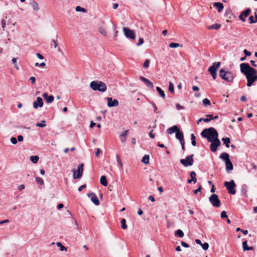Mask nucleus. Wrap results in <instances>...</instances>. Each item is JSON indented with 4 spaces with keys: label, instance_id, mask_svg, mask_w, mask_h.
I'll return each instance as SVG.
<instances>
[{
    "label": "nucleus",
    "instance_id": "obj_1",
    "mask_svg": "<svg viewBox=\"0 0 257 257\" xmlns=\"http://www.w3.org/2000/svg\"><path fill=\"white\" fill-rule=\"evenodd\" d=\"M240 71L247 79V86H251L257 80V71L251 67L248 63H243L240 65Z\"/></svg>",
    "mask_w": 257,
    "mask_h": 257
},
{
    "label": "nucleus",
    "instance_id": "obj_2",
    "mask_svg": "<svg viewBox=\"0 0 257 257\" xmlns=\"http://www.w3.org/2000/svg\"><path fill=\"white\" fill-rule=\"evenodd\" d=\"M201 136L206 138L208 142L213 141L218 139V133L213 127H209L204 129L201 133Z\"/></svg>",
    "mask_w": 257,
    "mask_h": 257
},
{
    "label": "nucleus",
    "instance_id": "obj_3",
    "mask_svg": "<svg viewBox=\"0 0 257 257\" xmlns=\"http://www.w3.org/2000/svg\"><path fill=\"white\" fill-rule=\"evenodd\" d=\"M90 88L94 91L105 92L107 89L106 85L102 81H93L90 84Z\"/></svg>",
    "mask_w": 257,
    "mask_h": 257
},
{
    "label": "nucleus",
    "instance_id": "obj_4",
    "mask_svg": "<svg viewBox=\"0 0 257 257\" xmlns=\"http://www.w3.org/2000/svg\"><path fill=\"white\" fill-rule=\"evenodd\" d=\"M220 77L228 82H232L234 78V74L230 71H225L224 69H221L219 71Z\"/></svg>",
    "mask_w": 257,
    "mask_h": 257
},
{
    "label": "nucleus",
    "instance_id": "obj_5",
    "mask_svg": "<svg viewBox=\"0 0 257 257\" xmlns=\"http://www.w3.org/2000/svg\"><path fill=\"white\" fill-rule=\"evenodd\" d=\"M220 62H214L212 65L209 68L208 71L212 76L214 79H215L217 77L216 71L220 66Z\"/></svg>",
    "mask_w": 257,
    "mask_h": 257
},
{
    "label": "nucleus",
    "instance_id": "obj_6",
    "mask_svg": "<svg viewBox=\"0 0 257 257\" xmlns=\"http://www.w3.org/2000/svg\"><path fill=\"white\" fill-rule=\"evenodd\" d=\"M224 185L226 187L229 193L232 195H234L236 193V190L235 189L236 184L233 180L229 182H225Z\"/></svg>",
    "mask_w": 257,
    "mask_h": 257
},
{
    "label": "nucleus",
    "instance_id": "obj_7",
    "mask_svg": "<svg viewBox=\"0 0 257 257\" xmlns=\"http://www.w3.org/2000/svg\"><path fill=\"white\" fill-rule=\"evenodd\" d=\"M209 200L213 206L215 207H219L220 206V201L218 199V196L216 194H211L209 198Z\"/></svg>",
    "mask_w": 257,
    "mask_h": 257
},
{
    "label": "nucleus",
    "instance_id": "obj_8",
    "mask_svg": "<svg viewBox=\"0 0 257 257\" xmlns=\"http://www.w3.org/2000/svg\"><path fill=\"white\" fill-rule=\"evenodd\" d=\"M193 155L188 156L185 159H182L180 160V163L182 164L184 167L191 166L193 164Z\"/></svg>",
    "mask_w": 257,
    "mask_h": 257
},
{
    "label": "nucleus",
    "instance_id": "obj_9",
    "mask_svg": "<svg viewBox=\"0 0 257 257\" xmlns=\"http://www.w3.org/2000/svg\"><path fill=\"white\" fill-rule=\"evenodd\" d=\"M83 164L81 163L78 166L77 174L76 171L73 170L72 171L73 172V178L74 179H78L81 177L83 171Z\"/></svg>",
    "mask_w": 257,
    "mask_h": 257
},
{
    "label": "nucleus",
    "instance_id": "obj_10",
    "mask_svg": "<svg viewBox=\"0 0 257 257\" xmlns=\"http://www.w3.org/2000/svg\"><path fill=\"white\" fill-rule=\"evenodd\" d=\"M123 32L125 36L130 39H135V35L134 32L130 29L126 27L123 28Z\"/></svg>",
    "mask_w": 257,
    "mask_h": 257
},
{
    "label": "nucleus",
    "instance_id": "obj_11",
    "mask_svg": "<svg viewBox=\"0 0 257 257\" xmlns=\"http://www.w3.org/2000/svg\"><path fill=\"white\" fill-rule=\"evenodd\" d=\"M210 150L212 152H215L217 149V147L221 145V142L218 139L210 142Z\"/></svg>",
    "mask_w": 257,
    "mask_h": 257
},
{
    "label": "nucleus",
    "instance_id": "obj_12",
    "mask_svg": "<svg viewBox=\"0 0 257 257\" xmlns=\"http://www.w3.org/2000/svg\"><path fill=\"white\" fill-rule=\"evenodd\" d=\"M251 12L250 8L246 9L245 11L241 12L239 16V19L242 22H245V18L247 17Z\"/></svg>",
    "mask_w": 257,
    "mask_h": 257
},
{
    "label": "nucleus",
    "instance_id": "obj_13",
    "mask_svg": "<svg viewBox=\"0 0 257 257\" xmlns=\"http://www.w3.org/2000/svg\"><path fill=\"white\" fill-rule=\"evenodd\" d=\"M43 101L41 97H38L36 101L33 102V107L35 109L38 107H42L43 106Z\"/></svg>",
    "mask_w": 257,
    "mask_h": 257
},
{
    "label": "nucleus",
    "instance_id": "obj_14",
    "mask_svg": "<svg viewBox=\"0 0 257 257\" xmlns=\"http://www.w3.org/2000/svg\"><path fill=\"white\" fill-rule=\"evenodd\" d=\"M107 105L109 107H114L118 105L119 103L117 99H112L111 97H107Z\"/></svg>",
    "mask_w": 257,
    "mask_h": 257
},
{
    "label": "nucleus",
    "instance_id": "obj_15",
    "mask_svg": "<svg viewBox=\"0 0 257 257\" xmlns=\"http://www.w3.org/2000/svg\"><path fill=\"white\" fill-rule=\"evenodd\" d=\"M88 196L90 197L91 201L96 205H98L100 203L97 197L94 193H90L88 194Z\"/></svg>",
    "mask_w": 257,
    "mask_h": 257
},
{
    "label": "nucleus",
    "instance_id": "obj_16",
    "mask_svg": "<svg viewBox=\"0 0 257 257\" xmlns=\"http://www.w3.org/2000/svg\"><path fill=\"white\" fill-rule=\"evenodd\" d=\"M140 79L143 81L147 86L150 87L152 88H154L153 83L149 79H147L146 78L143 76H140Z\"/></svg>",
    "mask_w": 257,
    "mask_h": 257
},
{
    "label": "nucleus",
    "instance_id": "obj_17",
    "mask_svg": "<svg viewBox=\"0 0 257 257\" xmlns=\"http://www.w3.org/2000/svg\"><path fill=\"white\" fill-rule=\"evenodd\" d=\"M43 97L48 103L53 102L54 99V97L52 95H48L47 93H44L43 94Z\"/></svg>",
    "mask_w": 257,
    "mask_h": 257
},
{
    "label": "nucleus",
    "instance_id": "obj_18",
    "mask_svg": "<svg viewBox=\"0 0 257 257\" xmlns=\"http://www.w3.org/2000/svg\"><path fill=\"white\" fill-rule=\"evenodd\" d=\"M29 4L32 7L34 11L37 12L39 10L38 4L34 0L31 1Z\"/></svg>",
    "mask_w": 257,
    "mask_h": 257
},
{
    "label": "nucleus",
    "instance_id": "obj_19",
    "mask_svg": "<svg viewBox=\"0 0 257 257\" xmlns=\"http://www.w3.org/2000/svg\"><path fill=\"white\" fill-rule=\"evenodd\" d=\"M179 131V128L177 125H173V126L168 128L167 132L168 134H172L174 133H176Z\"/></svg>",
    "mask_w": 257,
    "mask_h": 257
},
{
    "label": "nucleus",
    "instance_id": "obj_20",
    "mask_svg": "<svg viewBox=\"0 0 257 257\" xmlns=\"http://www.w3.org/2000/svg\"><path fill=\"white\" fill-rule=\"evenodd\" d=\"M241 191L242 193V195L244 197H247V191H248V187L245 184H243L241 186Z\"/></svg>",
    "mask_w": 257,
    "mask_h": 257
},
{
    "label": "nucleus",
    "instance_id": "obj_21",
    "mask_svg": "<svg viewBox=\"0 0 257 257\" xmlns=\"http://www.w3.org/2000/svg\"><path fill=\"white\" fill-rule=\"evenodd\" d=\"M176 137L180 142H183L184 140V135L182 132H181L180 130L176 133Z\"/></svg>",
    "mask_w": 257,
    "mask_h": 257
},
{
    "label": "nucleus",
    "instance_id": "obj_22",
    "mask_svg": "<svg viewBox=\"0 0 257 257\" xmlns=\"http://www.w3.org/2000/svg\"><path fill=\"white\" fill-rule=\"evenodd\" d=\"M213 6L217 8L219 12H221L224 8L223 5L220 2L213 3Z\"/></svg>",
    "mask_w": 257,
    "mask_h": 257
},
{
    "label": "nucleus",
    "instance_id": "obj_23",
    "mask_svg": "<svg viewBox=\"0 0 257 257\" xmlns=\"http://www.w3.org/2000/svg\"><path fill=\"white\" fill-rule=\"evenodd\" d=\"M225 163L226 165V169L227 171H230L233 170V165L230 160H228Z\"/></svg>",
    "mask_w": 257,
    "mask_h": 257
},
{
    "label": "nucleus",
    "instance_id": "obj_24",
    "mask_svg": "<svg viewBox=\"0 0 257 257\" xmlns=\"http://www.w3.org/2000/svg\"><path fill=\"white\" fill-rule=\"evenodd\" d=\"M242 247L244 251L245 250H252L253 249V247L248 246L247 241H244L242 242Z\"/></svg>",
    "mask_w": 257,
    "mask_h": 257
},
{
    "label": "nucleus",
    "instance_id": "obj_25",
    "mask_svg": "<svg viewBox=\"0 0 257 257\" xmlns=\"http://www.w3.org/2000/svg\"><path fill=\"white\" fill-rule=\"evenodd\" d=\"M221 25L219 24H214L211 26L207 27L208 30L215 29L218 30L221 27Z\"/></svg>",
    "mask_w": 257,
    "mask_h": 257
},
{
    "label": "nucleus",
    "instance_id": "obj_26",
    "mask_svg": "<svg viewBox=\"0 0 257 257\" xmlns=\"http://www.w3.org/2000/svg\"><path fill=\"white\" fill-rule=\"evenodd\" d=\"M100 182L101 184L104 186H106L107 185V181L105 176H102L100 177Z\"/></svg>",
    "mask_w": 257,
    "mask_h": 257
},
{
    "label": "nucleus",
    "instance_id": "obj_27",
    "mask_svg": "<svg viewBox=\"0 0 257 257\" xmlns=\"http://www.w3.org/2000/svg\"><path fill=\"white\" fill-rule=\"evenodd\" d=\"M220 158L223 160H224L225 162L227 161L228 160H229V155L226 153H222L220 156Z\"/></svg>",
    "mask_w": 257,
    "mask_h": 257
},
{
    "label": "nucleus",
    "instance_id": "obj_28",
    "mask_svg": "<svg viewBox=\"0 0 257 257\" xmlns=\"http://www.w3.org/2000/svg\"><path fill=\"white\" fill-rule=\"evenodd\" d=\"M222 141L223 142L224 144L227 148L229 147V143L230 142V139L229 138H223L222 139Z\"/></svg>",
    "mask_w": 257,
    "mask_h": 257
},
{
    "label": "nucleus",
    "instance_id": "obj_29",
    "mask_svg": "<svg viewBox=\"0 0 257 257\" xmlns=\"http://www.w3.org/2000/svg\"><path fill=\"white\" fill-rule=\"evenodd\" d=\"M99 32L104 36H107V32L105 29L103 27H100L98 29Z\"/></svg>",
    "mask_w": 257,
    "mask_h": 257
},
{
    "label": "nucleus",
    "instance_id": "obj_30",
    "mask_svg": "<svg viewBox=\"0 0 257 257\" xmlns=\"http://www.w3.org/2000/svg\"><path fill=\"white\" fill-rule=\"evenodd\" d=\"M149 156L146 155L143 157L142 162L145 164H148L149 163Z\"/></svg>",
    "mask_w": 257,
    "mask_h": 257
},
{
    "label": "nucleus",
    "instance_id": "obj_31",
    "mask_svg": "<svg viewBox=\"0 0 257 257\" xmlns=\"http://www.w3.org/2000/svg\"><path fill=\"white\" fill-rule=\"evenodd\" d=\"M190 175L192 180H193V183H196L197 179L196 177V173L194 171H192L190 172Z\"/></svg>",
    "mask_w": 257,
    "mask_h": 257
},
{
    "label": "nucleus",
    "instance_id": "obj_32",
    "mask_svg": "<svg viewBox=\"0 0 257 257\" xmlns=\"http://www.w3.org/2000/svg\"><path fill=\"white\" fill-rule=\"evenodd\" d=\"M156 90L158 91V92L160 94L161 96L163 98H165V94L164 92L161 89V88L160 87H156Z\"/></svg>",
    "mask_w": 257,
    "mask_h": 257
},
{
    "label": "nucleus",
    "instance_id": "obj_33",
    "mask_svg": "<svg viewBox=\"0 0 257 257\" xmlns=\"http://www.w3.org/2000/svg\"><path fill=\"white\" fill-rule=\"evenodd\" d=\"M39 159V158L38 156H32L30 158V160L34 164L38 162Z\"/></svg>",
    "mask_w": 257,
    "mask_h": 257
},
{
    "label": "nucleus",
    "instance_id": "obj_34",
    "mask_svg": "<svg viewBox=\"0 0 257 257\" xmlns=\"http://www.w3.org/2000/svg\"><path fill=\"white\" fill-rule=\"evenodd\" d=\"M176 235L178 236L179 237H183L184 236V233L181 229H178L175 233Z\"/></svg>",
    "mask_w": 257,
    "mask_h": 257
},
{
    "label": "nucleus",
    "instance_id": "obj_35",
    "mask_svg": "<svg viewBox=\"0 0 257 257\" xmlns=\"http://www.w3.org/2000/svg\"><path fill=\"white\" fill-rule=\"evenodd\" d=\"M56 245L57 246L60 247L61 251H66L67 250V247H66L65 246L63 245L60 242H57Z\"/></svg>",
    "mask_w": 257,
    "mask_h": 257
},
{
    "label": "nucleus",
    "instance_id": "obj_36",
    "mask_svg": "<svg viewBox=\"0 0 257 257\" xmlns=\"http://www.w3.org/2000/svg\"><path fill=\"white\" fill-rule=\"evenodd\" d=\"M46 121L44 120H42L40 123L38 122L36 123V126L38 127H44L46 126Z\"/></svg>",
    "mask_w": 257,
    "mask_h": 257
},
{
    "label": "nucleus",
    "instance_id": "obj_37",
    "mask_svg": "<svg viewBox=\"0 0 257 257\" xmlns=\"http://www.w3.org/2000/svg\"><path fill=\"white\" fill-rule=\"evenodd\" d=\"M35 179H36V181L37 182V183L38 184H40V185L44 184V180L41 178H40L39 177H36Z\"/></svg>",
    "mask_w": 257,
    "mask_h": 257
},
{
    "label": "nucleus",
    "instance_id": "obj_38",
    "mask_svg": "<svg viewBox=\"0 0 257 257\" xmlns=\"http://www.w3.org/2000/svg\"><path fill=\"white\" fill-rule=\"evenodd\" d=\"M191 144L193 146H195L196 145V142L195 141V136L192 134L191 135Z\"/></svg>",
    "mask_w": 257,
    "mask_h": 257
},
{
    "label": "nucleus",
    "instance_id": "obj_39",
    "mask_svg": "<svg viewBox=\"0 0 257 257\" xmlns=\"http://www.w3.org/2000/svg\"><path fill=\"white\" fill-rule=\"evenodd\" d=\"M121 228L123 229L127 228V225H126V220L125 219H122L121 220Z\"/></svg>",
    "mask_w": 257,
    "mask_h": 257
},
{
    "label": "nucleus",
    "instance_id": "obj_40",
    "mask_svg": "<svg viewBox=\"0 0 257 257\" xmlns=\"http://www.w3.org/2000/svg\"><path fill=\"white\" fill-rule=\"evenodd\" d=\"M169 90L171 92V93H174V84L172 82H169Z\"/></svg>",
    "mask_w": 257,
    "mask_h": 257
},
{
    "label": "nucleus",
    "instance_id": "obj_41",
    "mask_svg": "<svg viewBox=\"0 0 257 257\" xmlns=\"http://www.w3.org/2000/svg\"><path fill=\"white\" fill-rule=\"evenodd\" d=\"M75 10L77 12H83V13L86 12V9H85L84 8H81L80 6H77L75 8Z\"/></svg>",
    "mask_w": 257,
    "mask_h": 257
},
{
    "label": "nucleus",
    "instance_id": "obj_42",
    "mask_svg": "<svg viewBox=\"0 0 257 257\" xmlns=\"http://www.w3.org/2000/svg\"><path fill=\"white\" fill-rule=\"evenodd\" d=\"M180 46V44L176 43H171L169 45V47L172 48H176L179 47Z\"/></svg>",
    "mask_w": 257,
    "mask_h": 257
},
{
    "label": "nucleus",
    "instance_id": "obj_43",
    "mask_svg": "<svg viewBox=\"0 0 257 257\" xmlns=\"http://www.w3.org/2000/svg\"><path fill=\"white\" fill-rule=\"evenodd\" d=\"M203 103L204 106H206L210 104V102L208 99L204 98L203 99Z\"/></svg>",
    "mask_w": 257,
    "mask_h": 257
},
{
    "label": "nucleus",
    "instance_id": "obj_44",
    "mask_svg": "<svg viewBox=\"0 0 257 257\" xmlns=\"http://www.w3.org/2000/svg\"><path fill=\"white\" fill-rule=\"evenodd\" d=\"M150 61L149 59H146L143 64V67L145 68H148L149 66Z\"/></svg>",
    "mask_w": 257,
    "mask_h": 257
},
{
    "label": "nucleus",
    "instance_id": "obj_45",
    "mask_svg": "<svg viewBox=\"0 0 257 257\" xmlns=\"http://www.w3.org/2000/svg\"><path fill=\"white\" fill-rule=\"evenodd\" d=\"M13 63L14 64V67L17 70L19 69V67L17 63V58H14L12 59Z\"/></svg>",
    "mask_w": 257,
    "mask_h": 257
},
{
    "label": "nucleus",
    "instance_id": "obj_46",
    "mask_svg": "<svg viewBox=\"0 0 257 257\" xmlns=\"http://www.w3.org/2000/svg\"><path fill=\"white\" fill-rule=\"evenodd\" d=\"M116 160H117V162L119 166V167L122 168V163H121V161L119 156L118 155L116 156Z\"/></svg>",
    "mask_w": 257,
    "mask_h": 257
},
{
    "label": "nucleus",
    "instance_id": "obj_47",
    "mask_svg": "<svg viewBox=\"0 0 257 257\" xmlns=\"http://www.w3.org/2000/svg\"><path fill=\"white\" fill-rule=\"evenodd\" d=\"M202 121H203L205 122H208L210 121V119H208V118H200V119H199L197 120V124H199V123L200 122H201Z\"/></svg>",
    "mask_w": 257,
    "mask_h": 257
},
{
    "label": "nucleus",
    "instance_id": "obj_48",
    "mask_svg": "<svg viewBox=\"0 0 257 257\" xmlns=\"http://www.w3.org/2000/svg\"><path fill=\"white\" fill-rule=\"evenodd\" d=\"M201 245L202 248L205 250L208 249V248L209 247V244L207 242L202 243V245Z\"/></svg>",
    "mask_w": 257,
    "mask_h": 257
},
{
    "label": "nucleus",
    "instance_id": "obj_49",
    "mask_svg": "<svg viewBox=\"0 0 257 257\" xmlns=\"http://www.w3.org/2000/svg\"><path fill=\"white\" fill-rule=\"evenodd\" d=\"M144 39L142 38H140L139 39V42L136 44L137 46H140L142 45L144 43Z\"/></svg>",
    "mask_w": 257,
    "mask_h": 257
},
{
    "label": "nucleus",
    "instance_id": "obj_50",
    "mask_svg": "<svg viewBox=\"0 0 257 257\" xmlns=\"http://www.w3.org/2000/svg\"><path fill=\"white\" fill-rule=\"evenodd\" d=\"M248 20L250 24H254L256 23V21L254 20V18L252 16H250L248 18Z\"/></svg>",
    "mask_w": 257,
    "mask_h": 257
},
{
    "label": "nucleus",
    "instance_id": "obj_51",
    "mask_svg": "<svg viewBox=\"0 0 257 257\" xmlns=\"http://www.w3.org/2000/svg\"><path fill=\"white\" fill-rule=\"evenodd\" d=\"M11 142L14 144V145H16L18 143V141L17 140V139L15 137H12L11 138Z\"/></svg>",
    "mask_w": 257,
    "mask_h": 257
},
{
    "label": "nucleus",
    "instance_id": "obj_52",
    "mask_svg": "<svg viewBox=\"0 0 257 257\" xmlns=\"http://www.w3.org/2000/svg\"><path fill=\"white\" fill-rule=\"evenodd\" d=\"M128 130H126L124 132H123L122 134H120V138H125L127 136L128 134Z\"/></svg>",
    "mask_w": 257,
    "mask_h": 257
},
{
    "label": "nucleus",
    "instance_id": "obj_53",
    "mask_svg": "<svg viewBox=\"0 0 257 257\" xmlns=\"http://www.w3.org/2000/svg\"><path fill=\"white\" fill-rule=\"evenodd\" d=\"M207 117H209L210 120L213 119H217L218 118V116L217 115L215 116L214 117L212 114H208L206 115Z\"/></svg>",
    "mask_w": 257,
    "mask_h": 257
},
{
    "label": "nucleus",
    "instance_id": "obj_54",
    "mask_svg": "<svg viewBox=\"0 0 257 257\" xmlns=\"http://www.w3.org/2000/svg\"><path fill=\"white\" fill-rule=\"evenodd\" d=\"M201 189L202 186L201 185H199L198 188L194 191V193L195 194H197L199 192L201 191Z\"/></svg>",
    "mask_w": 257,
    "mask_h": 257
},
{
    "label": "nucleus",
    "instance_id": "obj_55",
    "mask_svg": "<svg viewBox=\"0 0 257 257\" xmlns=\"http://www.w3.org/2000/svg\"><path fill=\"white\" fill-rule=\"evenodd\" d=\"M220 216L222 218H227V215L226 214V212L225 211H223L222 212H221V215H220Z\"/></svg>",
    "mask_w": 257,
    "mask_h": 257
},
{
    "label": "nucleus",
    "instance_id": "obj_56",
    "mask_svg": "<svg viewBox=\"0 0 257 257\" xmlns=\"http://www.w3.org/2000/svg\"><path fill=\"white\" fill-rule=\"evenodd\" d=\"M1 23H2V28H3V30L4 31L5 29L6 28V22H5V20L4 19H2Z\"/></svg>",
    "mask_w": 257,
    "mask_h": 257
},
{
    "label": "nucleus",
    "instance_id": "obj_57",
    "mask_svg": "<svg viewBox=\"0 0 257 257\" xmlns=\"http://www.w3.org/2000/svg\"><path fill=\"white\" fill-rule=\"evenodd\" d=\"M45 65L46 64L44 62H42V63H40V64L38 62H37L35 64V66L36 67L37 66H41V67H43L45 66Z\"/></svg>",
    "mask_w": 257,
    "mask_h": 257
},
{
    "label": "nucleus",
    "instance_id": "obj_58",
    "mask_svg": "<svg viewBox=\"0 0 257 257\" xmlns=\"http://www.w3.org/2000/svg\"><path fill=\"white\" fill-rule=\"evenodd\" d=\"M176 108L178 110H181L183 109L184 107L182 106H181L179 103H177L176 105Z\"/></svg>",
    "mask_w": 257,
    "mask_h": 257
},
{
    "label": "nucleus",
    "instance_id": "obj_59",
    "mask_svg": "<svg viewBox=\"0 0 257 257\" xmlns=\"http://www.w3.org/2000/svg\"><path fill=\"white\" fill-rule=\"evenodd\" d=\"M243 53L246 56H249L251 55V53L247 51L246 49H244L243 51Z\"/></svg>",
    "mask_w": 257,
    "mask_h": 257
},
{
    "label": "nucleus",
    "instance_id": "obj_60",
    "mask_svg": "<svg viewBox=\"0 0 257 257\" xmlns=\"http://www.w3.org/2000/svg\"><path fill=\"white\" fill-rule=\"evenodd\" d=\"M30 80L31 81L32 84H34L36 82V78L35 77L32 76L30 78Z\"/></svg>",
    "mask_w": 257,
    "mask_h": 257
},
{
    "label": "nucleus",
    "instance_id": "obj_61",
    "mask_svg": "<svg viewBox=\"0 0 257 257\" xmlns=\"http://www.w3.org/2000/svg\"><path fill=\"white\" fill-rule=\"evenodd\" d=\"M181 244L185 247H188L189 246L188 244L184 241H182Z\"/></svg>",
    "mask_w": 257,
    "mask_h": 257
},
{
    "label": "nucleus",
    "instance_id": "obj_62",
    "mask_svg": "<svg viewBox=\"0 0 257 257\" xmlns=\"http://www.w3.org/2000/svg\"><path fill=\"white\" fill-rule=\"evenodd\" d=\"M86 187V185L84 184V185H81V186L79 187V188H78V191L79 192L81 191L83 189L85 188Z\"/></svg>",
    "mask_w": 257,
    "mask_h": 257
},
{
    "label": "nucleus",
    "instance_id": "obj_63",
    "mask_svg": "<svg viewBox=\"0 0 257 257\" xmlns=\"http://www.w3.org/2000/svg\"><path fill=\"white\" fill-rule=\"evenodd\" d=\"M52 42L53 43L54 47L55 48H57V47L58 46L57 40H52Z\"/></svg>",
    "mask_w": 257,
    "mask_h": 257
},
{
    "label": "nucleus",
    "instance_id": "obj_64",
    "mask_svg": "<svg viewBox=\"0 0 257 257\" xmlns=\"http://www.w3.org/2000/svg\"><path fill=\"white\" fill-rule=\"evenodd\" d=\"M23 139H24V138H23V137L22 136H21V135H19V136H18V140H17V141H18L19 142H22V141H23Z\"/></svg>",
    "mask_w": 257,
    "mask_h": 257
}]
</instances>
